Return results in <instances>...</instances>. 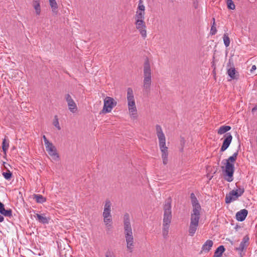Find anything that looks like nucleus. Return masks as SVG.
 I'll return each mask as SVG.
<instances>
[{
  "mask_svg": "<svg viewBox=\"0 0 257 257\" xmlns=\"http://www.w3.org/2000/svg\"><path fill=\"white\" fill-rule=\"evenodd\" d=\"M9 142L8 141H7L6 139L5 138L4 139H3L2 143V149L5 154H6L7 152L9 149Z\"/></svg>",
  "mask_w": 257,
  "mask_h": 257,
  "instance_id": "bb28decb",
  "label": "nucleus"
},
{
  "mask_svg": "<svg viewBox=\"0 0 257 257\" xmlns=\"http://www.w3.org/2000/svg\"><path fill=\"white\" fill-rule=\"evenodd\" d=\"M145 7L143 4V1L142 0H140L137 12L145 14Z\"/></svg>",
  "mask_w": 257,
  "mask_h": 257,
  "instance_id": "2f4dec72",
  "label": "nucleus"
},
{
  "mask_svg": "<svg viewBox=\"0 0 257 257\" xmlns=\"http://www.w3.org/2000/svg\"><path fill=\"white\" fill-rule=\"evenodd\" d=\"M225 251V248L223 245H220L215 250L213 257H221L222 253Z\"/></svg>",
  "mask_w": 257,
  "mask_h": 257,
  "instance_id": "412c9836",
  "label": "nucleus"
},
{
  "mask_svg": "<svg viewBox=\"0 0 257 257\" xmlns=\"http://www.w3.org/2000/svg\"><path fill=\"white\" fill-rule=\"evenodd\" d=\"M226 3H227V8L229 9L232 10H233L235 9V6L232 0H226Z\"/></svg>",
  "mask_w": 257,
  "mask_h": 257,
  "instance_id": "473e14b6",
  "label": "nucleus"
},
{
  "mask_svg": "<svg viewBox=\"0 0 257 257\" xmlns=\"http://www.w3.org/2000/svg\"><path fill=\"white\" fill-rule=\"evenodd\" d=\"M34 199L37 203H43L46 201V198L40 194H34Z\"/></svg>",
  "mask_w": 257,
  "mask_h": 257,
  "instance_id": "5701e85b",
  "label": "nucleus"
},
{
  "mask_svg": "<svg viewBox=\"0 0 257 257\" xmlns=\"http://www.w3.org/2000/svg\"><path fill=\"white\" fill-rule=\"evenodd\" d=\"M240 255V257H243L245 254V251H238Z\"/></svg>",
  "mask_w": 257,
  "mask_h": 257,
  "instance_id": "58836bf2",
  "label": "nucleus"
},
{
  "mask_svg": "<svg viewBox=\"0 0 257 257\" xmlns=\"http://www.w3.org/2000/svg\"><path fill=\"white\" fill-rule=\"evenodd\" d=\"M35 217L39 222L43 224H48L50 220V218L46 217L45 214H39L37 213Z\"/></svg>",
  "mask_w": 257,
  "mask_h": 257,
  "instance_id": "a211bd4d",
  "label": "nucleus"
},
{
  "mask_svg": "<svg viewBox=\"0 0 257 257\" xmlns=\"http://www.w3.org/2000/svg\"><path fill=\"white\" fill-rule=\"evenodd\" d=\"M235 73L236 70L234 67L230 68L227 70V74L228 76L233 79H235Z\"/></svg>",
  "mask_w": 257,
  "mask_h": 257,
  "instance_id": "c756f323",
  "label": "nucleus"
},
{
  "mask_svg": "<svg viewBox=\"0 0 257 257\" xmlns=\"http://www.w3.org/2000/svg\"><path fill=\"white\" fill-rule=\"evenodd\" d=\"M171 219V200L170 198H168L166 200L165 204L164 206V217L163 225H170Z\"/></svg>",
  "mask_w": 257,
  "mask_h": 257,
  "instance_id": "423d86ee",
  "label": "nucleus"
},
{
  "mask_svg": "<svg viewBox=\"0 0 257 257\" xmlns=\"http://www.w3.org/2000/svg\"><path fill=\"white\" fill-rule=\"evenodd\" d=\"M49 2L52 12L57 15L58 13V5L56 0H49Z\"/></svg>",
  "mask_w": 257,
  "mask_h": 257,
  "instance_id": "aec40b11",
  "label": "nucleus"
},
{
  "mask_svg": "<svg viewBox=\"0 0 257 257\" xmlns=\"http://www.w3.org/2000/svg\"><path fill=\"white\" fill-rule=\"evenodd\" d=\"M111 202L109 199H106L104 204L102 216L103 222L107 227H110L112 222L111 215Z\"/></svg>",
  "mask_w": 257,
  "mask_h": 257,
  "instance_id": "39448f33",
  "label": "nucleus"
},
{
  "mask_svg": "<svg viewBox=\"0 0 257 257\" xmlns=\"http://www.w3.org/2000/svg\"><path fill=\"white\" fill-rule=\"evenodd\" d=\"M156 135L159 140V146L161 152V157L164 165L167 164L168 162V148L166 146V140L162 127L158 124L156 125Z\"/></svg>",
  "mask_w": 257,
  "mask_h": 257,
  "instance_id": "f03ea898",
  "label": "nucleus"
},
{
  "mask_svg": "<svg viewBox=\"0 0 257 257\" xmlns=\"http://www.w3.org/2000/svg\"><path fill=\"white\" fill-rule=\"evenodd\" d=\"M191 203L193 207L192 213L200 214L201 206L198 203V200L193 193L191 194Z\"/></svg>",
  "mask_w": 257,
  "mask_h": 257,
  "instance_id": "4468645a",
  "label": "nucleus"
},
{
  "mask_svg": "<svg viewBox=\"0 0 257 257\" xmlns=\"http://www.w3.org/2000/svg\"><path fill=\"white\" fill-rule=\"evenodd\" d=\"M5 208L4 204L0 201V212H1Z\"/></svg>",
  "mask_w": 257,
  "mask_h": 257,
  "instance_id": "ea45409f",
  "label": "nucleus"
},
{
  "mask_svg": "<svg viewBox=\"0 0 257 257\" xmlns=\"http://www.w3.org/2000/svg\"><path fill=\"white\" fill-rule=\"evenodd\" d=\"M126 91V99L130 116L132 118L136 119L138 117L137 108L136 105L134 91L132 88L128 87L127 88Z\"/></svg>",
  "mask_w": 257,
  "mask_h": 257,
  "instance_id": "20e7f679",
  "label": "nucleus"
},
{
  "mask_svg": "<svg viewBox=\"0 0 257 257\" xmlns=\"http://www.w3.org/2000/svg\"><path fill=\"white\" fill-rule=\"evenodd\" d=\"M134 18L135 22H144L145 14L136 12Z\"/></svg>",
  "mask_w": 257,
  "mask_h": 257,
  "instance_id": "4be33fe9",
  "label": "nucleus"
},
{
  "mask_svg": "<svg viewBox=\"0 0 257 257\" xmlns=\"http://www.w3.org/2000/svg\"><path fill=\"white\" fill-rule=\"evenodd\" d=\"M169 228V225H163L162 235L165 239L168 237Z\"/></svg>",
  "mask_w": 257,
  "mask_h": 257,
  "instance_id": "a878e982",
  "label": "nucleus"
},
{
  "mask_svg": "<svg viewBox=\"0 0 257 257\" xmlns=\"http://www.w3.org/2000/svg\"><path fill=\"white\" fill-rule=\"evenodd\" d=\"M105 257H115L114 253L110 250H107L105 254Z\"/></svg>",
  "mask_w": 257,
  "mask_h": 257,
  "instance_id": "e433bc0d",
  "label": "nucleus"
},
{
  "mask_svg": "<svg viewBox=\"0 0 257 257\" xmlns=\"http://www.w3.org/2000/svg\"><path fill=\"white\" fill-rule=\"evenodd\" d=\"M144 79H152V70L149 61L147 59L145 61L143 68Z\"/></svg>",
  "mask_w": 257,
  "mask_h": 257,
  "instance_id": "ddd939ff",
  "label": "nucleus"
},
{
  "mask_svg": "<svg viewBox=\"0 0 257 257\" xmlns=\"http://www.w3.org/2000/svg\"><path fill=\"white\" fill-rule=\"evenodd\" d=\"M67 102L69 110L72 113H75L77 111V107L76 103L69 94H67L65 96Z\"/></svg>",
  "mask_w": 257,
  "mask_h": 257,
  "instance_id": "9b49d317",
  "label": "nucleus"
},
{
  "mask_svg": "<svg viewBox=\"0 0 257 257\" xmlns=\"http://www.w3.org/2000/svg\"><path fill=\"white\" fill-rule=\"evenodd\" d=\"M124 235L125 239L127 250L132 252L135 245V239L133 236L132 227L130 222V215L128 213L124 214L123 218Z\"/></svg>",
  "mask_w": 257,
  "mask_h": 257,
  "instance_id": "f257e3e1",
  "label": "nucleus"
},
{
  "mask_svg": "<svg viewBox=\"0 0 257 257\" xmlns=\"http://www.w3.org/2000/svg\"><path fill=\"white\" fill-rule=\"evenodd\" d=\"M238 151L235 152L231 156L227 159L224 160L225 161L224 172L225 176L224 179L228 182H231L233 180V173L234 172V162H235L238 156Z\"/></svg>",
  "mask_w": 257,
  "mask_h": 257,
  "instance_id": "7ed1b4c3",
  "label": "nucleus"
},
{
  "mask_svg": "<svg viewBox=\"0 0 257 257\" xmlns=\"http://www.w3.org/2000/svg\"><path fill=\"white\" fill-rule=\"evenodd\" d=\"M249 237L248 235L244 236L238 247L236 248L237 251H245L249 245Z\"/></svg>",
  "mask_w": 257,
  "mask_h": 257,
  "instance_id": "dca6fc26",
  "label": "nucleus"
},
{
  "mask_svg": "<svg viewBox=\"0 0 257 257\" xmlns=\"http://www.w3.org/2000/svg\"><path fill=\"white\" fill-rule=\"evenodd\" d=\"M247 213L248 211L246 209L240 210L236 213V219L238 221H243L246 217Z\"/></svg>",
  "mask_w": 257,
  "mask_h": 257,
  "instance_id": "f3484780",
  "label": "nucleus"
},
{
  "mask_svg": "<svg viewBox=\"0 0 257 257\" xmlns=\"http://www.w3.org/2000/svg\"><path fill=\"white\" fill-rule=\"evenodd\" d=\"M117 102L112 97L107 96L104 99V105L102 109V112L104 113H109L111 111L113 108L116 106Z\"/></svg>",
  "mask_w": 257,
  "mask_h": 257,
  "instance_id": "1a4fd4ad",
  "label": "nucleus"
},
{
  "mask_svg": "<svg viewBox=\"0 0 257 257\" xmlns=\"http://www.w3.org/2000/svg\"><path fill=\"white\" fill-rule=\"evenodd\" d=\"M256 67L255 66V65H252V67H251V68L250 69V72H252L253 71H254L255 69H256Z\"/></svg>",
  "mask_w": 257,
  "mask_h": 257,
  "instance_id": "a19ab883",
  "label": "nucleus"
},
{
  "mask_svg": "<svg viewBox=\"0 0 257 257\" xmlns=\"http://www.w3.org/2000/svg\"><path fill=\"white\" fill-rule=\"evenodd\" d=\"M34 8L35 10L37 15H40L41 13V7L40 3L38 1H35L33 4Z\"/></svg>",
  "mask_w": 257,
  "mask_h": 257,
  "instance_id": "cd10ccee",
  "label": "nucleus"
},
{
  "mask_svg": "<svg viewBox=\"0 0 257 257\" xmlns=\"http://www.w3.org/2000/svg\"><path fill=\"white\" fill-rule=\"evenodd\" d=\"M223 40L224 42V44L226 47H227L230 45V39L228 36L227 33H225L223 36Z\"/></svg>",
  "mask_w": 257,
  "mask_h": 257,
  "instance_id": "7c9ffc66",
  "label": "nucleus"
},
{
  "mask_svg": "<svg viewBox=\"0 0 257 257\" xmlns=\"http://www.w3.org/2000/svg\"><path fill=\"white\" fill-rule=\"evenodd\" d=\"M3 175L6 179L10 180L12 176V173L10 171H8L6 172H3Z\"/></svg>",
  "mask_w": 257,
  "mask_h": 257,
  "instance_id": "72a5a7b5",
  "label": "nucleus"
},
{
  "mask_svg": "<svg viewBox=\"0 0 257 257\" xmlns=\"http://www.w3.org/2000/svg\"><path fill=\"white\" fill-rule=\"evenodd\" d=\"M43 139L44 140V143H45V146H46V145L49 144L50 143H51L49 141V140L47 139V138L46 137V136L45 135H44L43 136Z\"/></svg>",
  "mask_w": 257,
  "mask_h": 257,
  "instance_id": "4c0bfd02",
  "label": "nucleus"
},
{
  "mask_svg": "<svg viewBox=\"0 0 257 257\" xmlns=\"http://www.w3.org/2000/svg\"><path fill=\"white\" fill-rule=\"evenodd\" d=\"M200 217V214H191V221L189 228V234L191 236H193L198 227L199 220Z\"/></svg>",
  "mask_w": 257,
  "mask_h": 257,
  "instance_id": "6e6552de",
  "label": "nucleus"
},
{
  "mask_svg": "<svg viewBox=\"0 0 257 257\" xmlns=\"http://www.w3.org/2000/svg\"><path fill=\"white\" fill-rule=\"evenodd\" d=\"M244 192L243 187H239L236 190H232L225 196V203L229 204L231 202L236 200Z\"/></svg>",
  "mask_w": 257,
  "mask_h": 257,
  "instance_id": "0eeeda50",
  "label": "nucleus"
},
{
  "mask_svg": "<svg viewBox=\"0 0 257 257\" xmlns=\"http://www.w3.org/2000/svg\"><path fill=\"white\" fill-rule=\"evenodd\" d=\"M4 220V216L2 215H0V222H3Z\"/></svg>",
  "mask_w": 257,
  "mask_h": 257,
  "instance_id": "79ce46f5",
  "label": "nucleus"
},
{
  "mask_svg": "<svg viewBox=\"0 0 257 257\" xmlns=\"http://www.w3.org/2000/svg\"><path fill=\"white\" fill-rule=\"evenodd\" d=\"M213 245V242L211 240H207L203 244L202 246V251L208 252L209 251Z\"/></svg>",
  "mask_w": 257,
  "mask_h": 257,
  "instance_id": "6ab92c4d",
  "label": "nucleus"
},
{
  "mask_svg": "<svg viewBox=\"0 0 257 257\" xmlns=\"http://www.w3.org/2000/svg\"><path fill=\"white\" fill-rule=\"evenodd\" d=\"M136 28L139 32L140 34L143 38L147 37V27L145 22H135Z\"/></svg>",
  "mask_w": 257,
  "mask_h": 257,
  "instance_id": "f8f14e48",
  "label": "nucleus"
},
{
  "mask_svg": "<svg viewBox=\"0 0 257 257\" xmlns=\"http://www.w3.org/2000/svg\"><path fill=\"white\" fill-rule=\"evenodd\" d=\"M212 20H213V25H212V26L211 27V28L210 33H211V35H215L216 34V32H217V30H216V27L214 26V25H215V19L213 18Z\"/></svg>",
  "mask_w": 257,
  "mask_h": 257,
  "instance_id": "c9c22d12",
  "label": "nucleus"
},
{
  "mask_svg": "<svg viewBox=\"0 0 257 257\" xmlns=\"http://www.w3.org/2000/svg\"><path fill=\"white\" fill-rule=\"evenodd\" d=\"M0 213L6 217H11L13 216L12 210L10 209L6 210L5 208H4L1 212H0Z\"/></svg>",
  "mask_w": 257,
  "mask_h": 257,
  "instance_id": "c85d7f7f",
  "label": "nucleus"
},
{
  "mask_svg": "<svg viewBox=\"0 0 257 257\" xmlns=\"http://www.w3.org/2000/svg\"><path fill=\"white\" fill-rule=\"evenodd\" d=\"M152 79H143V88L146 90L148 91L150 89L151 85Z\"/></svg>",
  "mask_w": 257,
  "mask_h": 257,
  "instance_id": "b1692460",
  "label": "nucleus"
},
{
  "mask_svg": "<svg viewBox=\"0 0 257 257\" xmlns=\"http://www.w3.org/2000/svg\"><path fill=\"white\" fill-rule=\"evenodd\" d=\"M224 137L225 139L223 141V144L220 149L221 152L225 151L229 147L232 139V137L230 133H226L224 135Z\"/></svg>",
  "mask_w": 257,
  "mask_h": 257,
  "instance_id": "2eb2a0df",
  "label": "nucleus"
},
{
  "mask_svg": "<svg viewBox=\"0 0 257 257\" xmlns=\"http://www.w3.org/2000/svg\"><path fill=\"white\" fill-rule=\"evenodd\" d=\"M231 129V127L228 125H223L219 127L218 130V134L220 135L223 134Z\"/></svg>",
  "mask_w": 257,
  "mask_h": 257,
  "instance_id": "393cba45",
  "label": "nucleus"
},
{
  "mask_svg": "<svg viewBox=\"0 0 257 257\" xmlns=\"http://www.w3.org/2000/svg\"><path fill=\"white\" fill-rule=\"evenodd\" d=\"M257 110V107L255 106L252 109V111H254L255 110Z\"/></svg>",
  "mask_w": 257,
  "mask_h": 257,
  "instance_id": "37998d69",
  "label": "nucleus"
},
{
  "mask_svg": "<svg viewBox=\"0 0 257 257\" xmlns=\"http://www.w3.org/2000/svg\"><path fill=\"white\" fill-rule=\"evenodd\" d=\"M53 124L57 128L58 130H60L61 129V127L59 125V120L57 116L56 115L54 117V120L53 121Z\"/></svg>",
  "mask_w": 257,
  "mask_h": 257,
  "instance_id": "f704fd0d",
  "label": "nucleus"
},
{
  "mask_svg": "<svg viewBox=\"0 0 257 257\" xmlns=\"http://www.w3.org/2000/svg\"><path fill=\"white\" fill-rule=\"evenodd\" d=\"M45 148L47 152L51 156L52 160L56 161L59 160V156L57 152V149L51 142L46 145Z\"/></svg>",
  "mask_w": 257,
  "mask_h": 257,
  "instance_id": "9d476101",
  "label": "nucleus"
}]
</instances>
